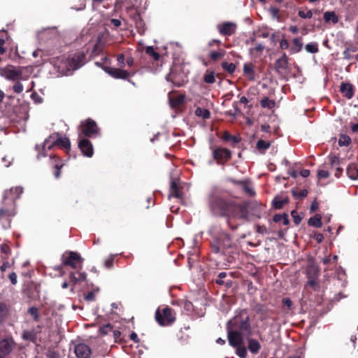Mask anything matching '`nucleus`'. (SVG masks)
Here are the masks:
<instances>
[{
    "instance_id": "obj_50",
    "label": "nucleus",
    "mask_w": 358,
    "mask_h": 358,
    "mask_svg": "<svg viewBox=\"0 0 358 358\" xmlns=\"http://www.w3.org/2000/svg\"><path fill=\"white\" fill-rule=\"evenodd\" d=\"M243 71L245 74L252 76L253 69L251 64H245L243 66Z\"/></svg>"
},
{
    "instance_id": "obj_3",
    "label": "nucleus",
    "mask_w": 358,
    "mask_h": 358,
    "mask_svg": "<svg viewBox=\"0 0 358 358\" xmlns=\"http://www.w3.org/2000/svg\"><path fill=\"white\" fill-rule=\"evenodd\" d=\"M55 145H59L62 148L69 150H70L71 143L68 138H57L54 137V135H50L48 138H47L42 145L41 151L38 154L37 158L40 159V158L43 156H45V152L46 150H50Z\"/></svg>"
},
{
    "instance_id": "obj_39",
    "label": "nucleus",
    "mask_w": 358,
    "mask_h": 358,
    "mask_svg": "<svg viewBox=\"0 0 358 358\" xmlns=\"http://www.w3.org/2000/svg\"><path fill=\"white\" fill-rule=\"evenodd\" d=\"M302 47H303V43L300 38H296L293 40V45L292 47V49L294 51L298 52L301 51V50L302 49Z\"/></svg>"
},
{
    "instance_id": "obj_9",
    "label": "nucleus",
    "mask_w": 358,
    "mask_h": 358,
    "mask_svg": "<svg viewBox=\"0 0 358 358\" xmlns=\"http://www.w3.org/2000/svg\"><path fill=\"white\" fill-rule=\"evenodd\" d=\"M213 157L217 161L218 164H223L231 157V152L224 148H211Z\"/></svg>"
},
{
    "instance_id": "obj_19",
    "label": "nucleus",
    "mask_w": 358,
    "mask_h": 358,
    "mask_svg": "<svg viewBox=\"0 0 358 358\" xmlns=\"http://www.w3.org/2000/svg\"><path fill=\"white\" fill-rule=\"evenodd\" d=\"M50 162L55 169L54 172L55 177L59 178L61 176L60 169L64 166L63 163L55 155L50 156Z\"/></svg>"
},
{
    "instance_id": "obj_6",
    "label": "nucleus",
    "mask_w": 358,
    "mask_h": 358,
    "mask_svg": "<svg viewBox=\"0 0 358 358\" xmlns=\"http://www.w3.org/2000/svg\"><path fill=\"white\" fill-rule=\"evenodd\" d=\"M229 324L231 330H237L241 333L250 334L251 329L249 322V317L245 314H239L235 316Z\"/></svg>"
},
{
    "instance_id": "obj_29",
    "label": "nucleus",
    "mask_w": 358,
    "mask_h": 358,
    "mask_svg": "<svg viewBox=\"0 0 358 358\" xmlns=\"http://www.w3.org/2000/svg\"><path fill=\"white\" fill-rule=\"evenodd\" d=\"M9 314L8 306L2 302H0V321L3 320Z\"/></svg>"
},
{
    "instance_id": "obj_43",
    "label": "nucleus",
    "mask_w": 358,
    "mask_h": 358,
    "mask_svg": "<svg viewBox=\"0 0 358 358\" xmlns=\"http://www.w3.org/2000/svg\"><path fill=\"white\" fill-rule=\"evenodd\" d=\"M224 50L220 51V52L213 51L210 54V57L213 60L217 61V60L222 58L224 57Z\"/></svg>"
},
{
    "instance_id": "obj_38",
    "label": "nucleus",
    "mask_w": 358,
    "mask_h": 358,
    "mask_svg": "<svg viewBox=\"0 0 358 358\" xmlns=\"http://www.w3.org/2000/svg\"><path fill=\"white\" fill-rule=\"evenodd\" d=\"M222 67L229 73H233L236 69V65L234 63H228L227 62L222 63Z\"/></svg>"
},
{
    "instance_id": "obj_27",
    "label": "nucleus",
    "mask_w": 358,
    "mask_h": 358,
    "mask_svg": "<svg viewBox=\"0 0 358 358\" xmlns=\"http://www.w3.org/2000/svg\"><path fill=\"white\" fill-rule=\"evenodd\" d=\"M287 203H288V199L287 197H275L273 201V206L277 209L282 208L283 206Z\"/></svg>"
},
{
    "instance_id": "obj_57",
    "label": "nucleus",
    "mask_w": 358,
    "mask_h": 358,
    "mask_svg": "<svg viewBox=\"0 0 358 358\" xmlns=\"http://www.w3.org/2000/svg\"><path fill=\"white\" fill-rule=\"evenodd\" d=\"M8 278L13 285L17 284V274L15 272L10 273Z\"/></svg>"
},
{
    "instance_id": "obj_23",
    "label": "nucleus",
    "mask_w": 358,
    "mask_h": 358,
    "mask_svg": "<svg viewBox=\"0 0 358 358\" xmlns=\"http://www.w3.org/2000/svg\"><path fill=\"white\" fill-rule=\"evenodd\" d=\"M169 196H174L178 199L181 197L180 194V188L176 181H172L171 183L170 194Z\"/></svg>"
},
{
    "instance_id": "obj_21",
    "label": "nucleus",
    "mask_w": 358,
    "mask_h": 358,
    "mask_svg": "<svg viewBox=\"0 0 358 358\" xmlns=\"http://www.w3.org/2000/svg\"><path fill=\"white\" fill-rule=\"evenodd\" d=\"M347 174L348 177L352 180L358 179V164H350L347 168Z\"/></svg>"
},
{
    "instance_id": "obj_22",
    "label": "nucleus",
    "mask_w": 358,
    "mask_h": 358,
    "mask_svg": "<svg viewBox=\"0 0 358 358\" xmlns=\"http://www.w3.org/2000/svg\"><path fill=\"white\" fill-rule=\"evenodd\" d=\"M23 189L21 187H13L10 189L9 192H6V196H10L11 200L18 199L22 194Z\"/></svg>"
},
{
    "instance_id": "obj_53",
    "label": "nucleus",
    "mask_w": 358,
    "mask_h": 358,
    "mask_svg": "<svg viewBox=\"0 0 358 358\" xmlns=\"http://www.w3.org/2000/svg\"><path fill=\"white\" fill-rule=\"evenodd\" d=\"M291 215L293 217V220H294V222L296 224H299L301 221V218L299 215H297L296 212L295 210H292L291 212Z\"/></svg>"
},
{
    "instance_id": "obj_60",
    "label": "nucleus",
    "mask_w": 358,
    "mask_h": 358,
    "mask_svg": "<svg viewBox=\"0 0 358 358\" xmlns=\"http://www.w3.org/2000/svg\"><path fill=\"white\" fill-rule=\"evenodd\" d=\"M113 263V259L112 257H109L105 260L104 264L106 267L110 268L112 267Z\"/></svg>"
},
{
    "instance_id": "obj_14",
    "label": "nucleus",
    "mask_w": 358,
    "mask_h": 358,
    "mask_svg": "<svg viewBox=\"0 0 358 358\" xmlns=\"http://www.w3.org/2000/svg\"><path fill=\"white\" fill-rule=\"evenodd\" d=\"M14 341L11 338L0 340V358H4L9 355L14 347Z\"/></svg>"
},
{
    "instance_id": "obj_26",
    "label": "nucleus",
    "mask_w": 358,
    "mask_h": 358,
    "mask_svg": "<svg viewBox=\"0 0 358 358\" xmlns=\"http://www.w3.org/2000/svg\"><path fill=\"white\" fill-rule=\"evenodd\" d=\"M329 160L331 167L335 169L336 167H341V166L343 164V159H340L337 156L334 155H330L329 156Z\"/></svg>"
},
{
    "instance_id": "obj_1",
    "label": "nucleus",
    "mask_w": 358,
    "mask_h": 358,
    "mask_svg": "<svg viewBox=\"0 0 358 358\" xmlns=\"http://www.w3.org/2000/svg\"><path fill=\"white\" fill-rule=\"evenodd\" d=\"M214 208H217L222 215L230 216L235 218L248 220V204H238L234 201H228L222 199H215Z\"/></svg>"
},
{
    "instance_id": "obj_40",
    "label": "nucleus",
    "mask_w": 358,
    "mask_h": 358,
    "mask_svg": "<svg viewBox=\"0 0 358 358\" xmlns=\"http://www.w3.org/2000/svg\"><path fill=\"white\" fill-rule=\"evenodd\" d=\"M271 145L270 142L265 141L264 140H259L257 143V148L259 150H267Z\"/></svg>"
},
{
    "instance_id": "obj_4",
    "label": "nucleus",
    "mask_w": 358,
    "mask_h": 358,
    "mask_svg": "<svg viewBox=\"0 0 358 358\" xmlns=\"http://www.w3.org/2000/svg\"><path fill=\"white\" fill-rule=\"evenodd\" d=\"M307 285L315 291L320 290V268L313 261H309L306 267Z\"/></svg>"
},
{
    "instance_id": "obj_28",
    "label": "nucleus",
    "mask_w": 358,
    "mask_h": 358,
    "mask_svg": "<svg viewBox=\"0 0 358 358\" xmlns=\"http://www.w3.org/2000/svg\"><path fill=\"white\" fill-rule=\"evenodd\" d=\"M324 19L326 22L331 21L334 24L337 23L338 21V17L334 12H325Z\"/></svg>"
},
{
    "instance_id": "obj_58",
    "label": "nucleus",
    "mask_w": 358,
    "mask_h": 358,
    "mask_svg": "<svg viewBox=\"0 0 358 358\" xmlns=\"http://www.w3.org/2000/svg\"><path fill=\"white\" fill-rule=\"evenodd\" d=\"M11 266V264H10L8 262H5L3 263V264L1 266L0 269L2 272L6 271L8 268H9Z\"/></svg>"
},
{
    "instance_id": "obj_17",
    "label": "nucleus",
    "mask_w": 358,
    "mask_h": 358,
    "mask_svg": "<svg viewBox=\"0 0 358 358\" xmlns=\"http://www.w3.org/2000/svg\"><path fill=\"white\" fill-rule=\"evenodd\" d=\"M288 69V57L285 53L282 56L277 59L275 63V69L278 73H283Z\"/></svg>"
},
{
    "instance_id": "obj_25",
    "label": "nucleus",
    "mask_w": 358,
    "mask_h": 358,
    "mask_svg": "<svg viewBox=\"0 0 358 358\" xmlns=\"http://www.w3.org/2000/svg\"><path fill=\"white\" fill-rule=\"evenodd\" d=\"M321 220H322L321 215L319 214H317L314 217H310L308 220V223L310 226H313L316 228H320L322 225Z\"/></svg>"
},
{
    "instance_id": "obj_35",
    "label": "nucleus",
    "mask_w": 358,
    "mask_h": 358,
    "mask_svg": "<svg viewBox=\"0 0 358 358\" xmlns=\"http://www.w3.org/2000/svg\"><path fill=\"white\" fill-rule=\"evenodd\" d=\"M237 355L241 358H246L248 352L247 348L243 345L235 347Z\"/></svg>"
},
{
    "instance_id": "obj_44",
    "label": "nucleus",
    "mask_w": 358,
    "mask_h": 358,
    "mask_svg": "<svg viewBox=\"0 0 358 358\" xmlns=\"http://www.w3.org/2000/svg\"><path fill=\"white\" fill-rule=\"evenodd\" d=\"M113 326L110 324H108L106 325H104L99 329V331L101 334L106 335L109 334L110 332H112L113 331Z\"/></svg>"
},
{
    "instance_id": "obj_41",
    "label": "nucleus",
    "mask_w": 358,
    "mask_h": 358,
    "mask_svg": "<svg viewBox=\"0 0 358 358\" xmlns=\"http://www.w3.org/2000/svg\"><path fill=\"white\" fill-rule=\"evenodd\" d=\"M236 183L241 185L243 186L245 192H247L249 195H250V196L255 195V191L253 190V189L252 187L248 186V185L247 184L246 182L238 181V182H236Z\"/></svg>"
},
{
    "instance_id": "obj_20",
    "label": "nucleus",
    "mask_w": 358,
    "mask_h": 358,
    "mask_svg": "<svg viewBox=\"0 0 358 358\" xmlns=\"http://www.w3.org/2000/svg\"><path fill=\"white\" fill-rule=\"evenodd\" d=\"M248 348L251 353L256 355L259 352L261 349V344L255 338H248Z\"/></svg>"
},
{
    "instance_id": "obj_63",
    "label": "nucleus",
    "mask_w": 358,
    "mask_h": 358,
    "mask_svg": "<svg viewBox=\"0 0 358 358\" xmlns=\"http://www.w3.org/2000/svg\"><path fill=\"white\" fill-rule=\"evenodd\" d=\"M70 280L73 284H76L79 282L78 278H77L73 272L70 273Z\"/></svg>"
},
{
    "instance_id": "obj_59",
    "label": "nucleus",
    "mask_w": 358,
    "mask_h": 358,
    "mask_svg": "<svg viewBox=\"0 0 358 358\" xmlns=\"http://www.w3.org/2000/svg\"><path fill=\"white\" fill-rule=\"evenodd\" d=\"M280 47L282 50H285V49L288 48V47H289L288 41L286 39L281 40V41L280 43Z\"/></svg>"
},
{
    "instance_id": "obj_5",
    "label": "nucleus",
    "mask_w": 358,
    "mask_h": 358,
    "mask_svg": "<svg viewBox=\"0 0 358 358\" xmlns=\"http://www.w3.org/2000/svg\"><path fill=\"white\" fill-rule=\"evenodd\" d=\"M155 320L161 326L169 325L176 320V314L169 306L159 307L155 313Z\"/></svg>"
},
{
    "instance_id": "obj_32",
    "label": "nucleus",
    "mask_w": 358,
    "mask_h": 358,
    "mask_svg": "<svg viewBox=\"0 0 358 358\" xmlns=\"http://www.w3.org/2000/svg\"><path fill=\"white\" fill-rule=\"evenodd\" d=\"M185 96L179 95L176 97H170V102L172 106H178L184 102Z\"/></svg>"
},
{
    "instance_id": "obj_16",
    "label": "nucleus",
    "mask_w": 358,
    "mask_h": 358,
    "mask_svg": "<svg viewBox=\"0 0 358 358\" xmlns=\"http://www.w3.org/2000/svg\"><path fill=\"white\" fill-rule=\"evenodd\" d=\"M78 146L85 156L91 157L93 155L92 145L87 139H81L79 141Z\"/></svg>"
},
{
    "instance_id": "obj_11",
    "label": "nucleus",
    "mask_w": 358,
    "mask_h": 358,
    "mask_svg": "<svg viewBox=\"0 0 358 358\" xmlns=\"http://www.w3.org/2000/svg\"><path fill=\"white\" fill-rule=\"evenodd\" d=\"M82 132L86 137H92L98 134L99 128L94 120L87 119L82 124Z\"/></svg>"
},
{
    "instance_id": "obj_56",
    "label": "nucleus",
    "mask_w": 358,
    "mask_h": 358,
    "mask_svg": "<svg viewBox=\"0 0 358 358\" xmlns=\"http://www.w3.org/2000/svg\"><path fill=\"white\" fill-rule=\"evenodd\" d=\"M85 299L86 301H94L95 300V294L94 292H88L85 296Z\"/></svg>"
},
{
    "instance_id": "obj_8",
    "label": "nucleus",
    "mask_w": 358,
    "mask_h": 358,
    "mask_svg": "<svg viewBox=\"0 0 358 358\" xmlns=\"http://www.w3.org/2000/svg\"><path fill=\"white\" fill-rule=\"evenodd\" d=\"M62 264L64 266H70L73 268H81V266H78V263H82L83 259L81 256L76 252H66L62 257Z\"/></svg>"
},
{
    "instance_id": "obj_10",
    "label": "nucleus",
    "mask_w": 358,
    "mask_h": 358,
    "mask_svg": "<svg viewBox=\"0 0 358 358\" xmlns=\"http://www.w3.org/2000/svg\"><path fill=\"white\" fill-rule=\"evenodd\" d=\"M103 70L106 73L115 79L127 80L131 76V73L129 71L122 69L121 67L113 68L106 66L103 68Z\"/></svg>"
},
{
    "instance_id": "obj_45",
    "label": "nucleus",
    "mask_w": 358,
    "mask_h": 358,
    "mask_svg": "<svg viewBox=\"0 0 358 358\" xmlns=\"http://www.w3.org/2000/svg\"><path fill=\"white\" fill-rule=\"evenodd\" d=\"M308 194V191L306 189H301L299 192L293 191V195L296 199H303L306 197Z\"/></svg>"
},
{
    "instance_id": "obj_15",
    "label": "nucleus",
    "mask_w": 358,
    "mask_h": 358,
    "mask_svg": "<svg viewBox=\"0 0 358 358\" xmlns=\"http://www.w3.org/2000/svg\"><path fill=\"white\" fill-rule=\"evenodd\" d=\"M237 26L235 23L226 22L217 25L219 32L224 36H231L235 33Z\"/></svg>"
},
{
    "instance_id": "obj_42",
    "label": "nucleus",
    "mask_w": 358,
    "mask_h": 358,
    "mask_svg": "<svg viewBox=\"0 0 358 358\" xmlns=\"http://www.w3.org/2000/svg\"><path fill=\"white\" fill-rule=\"evenodd\" d=\"M306 50L308 52H310V53H316L318 52V47H317V44L315 43H308L306 47Z\"/></svg>"
},
{
    "instance_id": "obj_46",
    "label": "nucleus",
    "mask_w": 358,
    "mask_h": 358,
    "mask_svg": "<svg viewBox=\"0 0 358 358\" xmlns=\"http://www.w3.org/2000/svg\"><path fill=\"white\" fill-rule=\"evenodd\" d=\"M223 138L225 141H229L231 140L234 143H237L240 141V138L235 136H231L227 132H225L223 135Z\"/></svg>"
},
{
    "instance_id": "obj_12",
    "label": "nucleus",
    "mask_w": 358,
    "mask_h": 358,
    "mask_svg": "<svg viewBox=\"0 0 358 358\" xmlns=\"http://www.w3.org/2000/svg\"><path fill=\"white\" fill-rule=\"evenodd\" d=\"M243 333L237 330L228 329L227 337L229 343L231 346L235 348L243 344Z\"/></svg>"
},
{
    "instance_id": "obj_52",
    "label": "nucleus",
    "mask_w": 358,
    "mask_h": 358,
    "mask_svg": "<svg viewBox=\"0 0 358 358\" xmlns=\"http://www.w3.org/2000/svg\"><path fill=\"white\" fill-rule=\"evenodd\" d=\"M117 62H118V65L121 68H124L125 66L124 55L123 54H119L117 55Z\"/></svg>"
},
{
    "instance_id": "obj_24",
    "label": "nucleus",
    "mask_w": 358,
    "mask_h": 358,
    "mask_svg": "<svg viewBox=\"0 0 358 358\" xmlns=\"http://www.w3.org/2000/svg\"><path fill=\"white\" fill-rule=\"evenodd\" d=\"M15 215L13 210L7 208L0 209V220H6L10 222V217Z\"/></svg>"
},
{
    "instance_id": "obj_2",
    "label": "nucleus",
    "mask_w": 358,
    "mask_h": 358,
    "mask_svg": "<svg viewBox=\"0 0 358 358\" xmlns=\"http://www.w3.org/2000/svg\"><path fill=\"white\" fill-rule=\"evenodd\" d=\"M85 55L83 52H78L68 57L62 56L53 61L54 66L58 71L63 75H69V73L79 69L84 64Z\"/></svg>"
},
{
    "instance_id": "obj_13",
    "label": "nucleus",
    "mask_w": 358,
    "mask_h": 358,
    "mask_svg": "<svg viewBox=\"0 0 358 358\" xmlns=\"http://www.w3.org/2000/svg\"><path fill=\"white\" fill-rule=\"evenodd\" d=\"M74 352L78 358H90L92 355L91 348L83 343L75 345Z\"/></svg>"
},
{
    "instance_id": "obj_37",
    "label": "nucleus",
    "mask_w": 358,
    "mask_h": 358,
    "mask_svg": "<svg viewBox=\"0 0 358 358\" xmlns=\"http://www.w3.org/2000/svg\"><path fill=\"white\" fill-rule=\"evenodd\" d=\"M275 105V103L273 100H271L267 97H265L261 101V106L263 108H268L269 109H271L274 108Z\"/></svg>"
},
{
    "instance_id": "obj_54",
    "label": "nucleus",
    "mask_w": 358,
    "mask_h": 358,
    "mask_svg": "<svg viewBox=\"0 0 358 358\" xmlns=\"http://www.w3.org/2000/svg\"><path fill=\"white\" fill-rule=\"evenodd\" d=\"M227 276V273L225 272H221L218 275V278L216 280V282L219 285L224 284L223 278Z\"/></svg>"
},
{
    "instance_id": "obj_30",
    "label": "nucleus",
    "mask_w": 358,
    "mask_h": 358,
    "mask_svg": "<svg viewBox=\"0 0 358 358\" xmlns=\"http://www.w3.org/2000/svg\"><path fill=\"white\" fill-rule=\"evenodd\" d=\"M273 221L275 222H282L284 225H287L289 224V219L288 216L286 213H284L282 215H275L273 216Z\"/></svg>"
},
{
    "instance_id": "obj_18",
    "label": "nucleus",
    "mask_w": 358,
    "mask_h": 358,
    "mask_svg": "<svg viewBox=\"0 0 358 358\" xmlns=\"http://www.w3.org/2000/svg\"><path fill=\"white\" fill-rule=\"evenodd\" d=\"M340 91L343 96L350 99L354 96V87L352 84L348 83H342L340 87Z\"/></svg>"
},
{
    "instance_id": "obj_7",
    "label": "nucleus",
    "mask_w": 358,
    "mask_h": 358,
    "mask_svg": "<svg viewBox=\"0 0 358 358\" xmlns=\"http://www.w3.org/2000/svg\"><path fill=\"white\" fill-rule=\"evenodd\" d=\"M0 75L9 80L19 81L22 79V68L8 65L0 69Z\"/></svg>"
},
{
    "instance_id": "obj_36",
    "label": "nucleus",
    "mask_w": 358,
    "mask_h": 358,
    "mask_svg": "<svg viewBox=\"0 0 358 358\" xmlns=\"http://www.w3.org/2000/svg\"><path fill=\"white\" fill-rule=\"evenodd\" d=\"M351 143V138L345 134H341L338 139V145L340 146H348Z\"/></svg>"
},
{
    "instance_id": "obj_34",
    "label": "nucleus",
    "mask_w": 358,
    "mask_h": 358,
    "mask_svg": "<svg viewBox=\"0 0 358 358\" xmlns=\"http://www.w3.org/2000/svg\"><path fill=\"white\" fill-rule=\"evenodd\" d=\"M195 114L196 115L199 117H201L203 119H208L210 117V112L207 109H203L201 108H197L195 110Z\"/></svg>"
},
{
    "instance_id": "obj_48",
    "label": "nucleus",
    "mask_w": 358,
    "mask_h": 358,
    "mask_svg": "<svg viewBox=\"0 0 358 358\" xmlns=\"http://www.w3.org/2000/svg\"><path fill=\"white\" fill-rule=\"evenodd\" d=\"M13 90L15 93L20 94L22 92L24 87L21 83L16 81L15 84L13 87Z\"/></svg>"
},
{
    "instance_id": "obj_33",
    "label": "nucleus",
    "mask_w": 358,
    "mask_h": 358,
    "mask_svg": "<svg viewBox=\"0 0 358 358\" xmlns=\"http://www.w3.org/2000/svg\"><path fill=\"white\" fill-rule=\"evenodd\" d=\"M203 80L208 84L214 83L215 82L214 72L207 71L203 76Z\"/></svg>"
},
{
    "instance_id": "obj_49",
    "label": "nucleus",
    "mask_w": 358,
    "mask_h": 358,
    "mask_svg": "<svg viewBox=\"0 0 358 358\" xmlns=\"http://www.w3.org/2000/svg\"><path fill=\"white\" fill-rule=\"evenodd\" d=\"M28 313L33 316L34 320H38V310L36 307H31L28 310Z\"/></svg>"
},
{
    "instance_id": "obj_47",
    "label": "nucleus",
    "mask_w": 358,
    "mask_h": 358,
    "mask_svg": "<svg viewBox=\"0 0 358 358\" xmlns=\"http://www.w3.org/2000/svg\"><path fill=\"white\" fill-rule=\"evenodd\" d=\"M299 15L301 18H311L313 17V12L310 10H299Z\"/></svg>"
},
{
    "instance_id": "obj_51",
    "label": "nucleus",
    "mask_w": 358,
    "mask_h": 358,
    "mask_svg": "<svg viewBox=\"0 0 358 358\" xmlns=\"http://www.w3.org/2000/svg\"><path fill=\"white\" fill-rule=\"evenodd\" d=\"M329 176V171L326 170H319L317 171V177L319 179L327 178Z\"/></svg>"
},
{
    "instance_id": "obj_31",
    "label": "nucleus",
    "mask_w": 358,
    "mask_h": 358,
    "mask_svg": "<svg viewBox=\"0 0 358 358\" xmlns=\"http://www.w3.org/2000/svg\"><path fill=\"white\" fill-rule=\"evenodd\" d=\"M145 52L149 56L152 57L155 61H158L159 59V55L157 53L152 46H148L145 48Z\"/></svg>"
},
{
    "instance_id": "obj_61",
    "label": "nucleus",
    "mask_w": 358,
    "mask_h": 358,
    "mask_svg": "<svg viewBox=\"0 0 358 358\" xmlns=\"http://www.w3.org/2000/svg\"><path fill=\"white\" fill-rule=\"evenodd\" d=\"M282 303L285 306H286L287 308H290L292 306V301L289 298H285L282 300Z\"/></svg>"
},
{
    "instance_id": "obj_55",
    "label": "nucleus",
    "mask_w": 358,
    "mask_h": 358,
    "mask_svg": "<svg viewBox=\"0 0 358 358\" xmlns=\"http://www.w3.org/2000/svg\"><path fill=\"white\" fill-rule=\"evenodd\" d=\"M313 237L314 239L316 240V241L318 243H322L323 241V240H324V236L322 234H320V233H315L313 235Z\"/></svg>"
},
{
    "instance_id": "obj_62",
    "label": "nucleus",
    "mask_w": 358,
    "mask_h": 358,
    "mask_svg": "<svg viewBox=\"0 0 358 358\" xmlns=\"http://www.w3.org/2000/svg\"><path fill=\"white\" fill-rule=\"evenodd\" d=\"M270 12L274 17H278L279 10L277 8L272 7L270 8Z\"/></svg>"
},
{
    "instance_id": "obj_64",
    "label": "nucleus",
    "mask_w": 358,
    "mask_h": 358,
    "mask_svg": "<svg viewBox=\"0 0 358 358\" xmlns=\"http://www.w3.org/2000/svg\"><path fill=\"white\" fill-rule=\"evenodd\" d=\"M110 22L115 27H118L121 25V21L118 19H111Z\"/></svg>"
}]
</instances>
